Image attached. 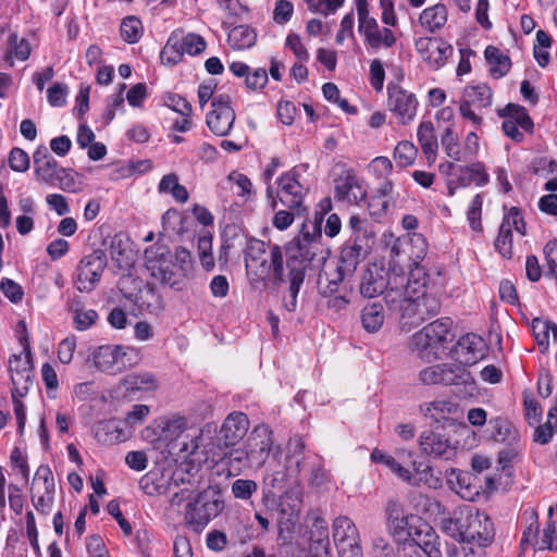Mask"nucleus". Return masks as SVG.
Returning <instances> with one entry per match:
<instances>
[{"instance_id": "1", "label": "nucleus", "mask_w": 557, "mask_h": 557, "mask_svg": "<svg viewBox=\"0 0 557 557\" xmlns=\"http://www.w3.org/2000/svg\"><path fill=\"white\" fill-rule=\"evenodd\" d=\"M321 213H315L314 220L306 219L301 231L286 248V268L288 270L287 295L283 298L284 307L293 312L297 308V297L306 277L310 263L319 253H322L323 214L331 209V199L324 198L320 202Z\"/></svg>"}, {"instance_id": "2", "label": "nucleus", "mask_w": 557, "mask_h": 557, "mask_svg": "<svg viewBox=\"0 0 557 557\" xmlns=\"http://www.w3.org/2000/svg\"><path fill=\"white\" fill-rule=\"evenodd\" d=\"M443 532L458 543L487 547L495 537L494 523L485 513L471 506L458 508L441 520Z\"/></svg>"}, {"instance_id": "3", "label": "nucleus", "mask_w": 557, "mask_h": 557, "mask_svg": "<svg viewBox=\"0 0 557 557\" xmlns=\"http://www.w3.org/2000/svg\"><path fill=\"white\" fill-rule=\"evenodd\" d=\"M224 509L223 495L216 486L198 493L185 507V523L195 532H201Z\"/></svg>"}, {"instance_id": "4", "label": "nucleus", "mask_w": 557, "mask_h": 557, "mask_svg": "<svg viewBox=\"0 0 557 557\" xmlns=\"http://www.w3.org/2000/svg\"><path fill=\"white\" fill-rule=\"evenodd\" d=\"M95 367L108 374H116L140 361V354L132 347L102 345L92 352Z\"/></svg>"}, {"instance_id": "5", "label": "nucleus", "mask_w": 557, "mask_h": 557, "mask_svg": "<svg viewBox=\"0 0 557 557\" xmlns=\"http://www.w3.org/2000/svg\"><path fill=\"white\" fill-rule=\"evenodd\" d=\"M307 194L308 188L300 183V174L296 169L283 173L277 178V188L274 189L275 201L296 211L298 216L306 215L308 212L305 205Z\"/></svg>"}, {"instance_id": "6", "label": "nucleus", "mask_w": 557, "mask_h": 557, "mask_svg": "<svg viewBox=\"0 0 557 557\" xmlns=\"http://www.w3.org/2000/svg\"><path fill=\"white\" fill-rule=\"evenodd\" d=\"M107 264V253L102 249H95L84 256L76 268V288L81 293L92 292L100 282Z\"/></svg>"}, {"instance_id": "7", "label": "nucleus", "mask_w": 557, "mask_h": 557, "mask_svg": "<svg viewBox=\"0 0 557 557\" xmlns=\"http://www.w3.org/2000/svg\"><path fill=\"white\" fill-rule=\"evenodd\" d=\"M265 270L260 276L247 275L250 286L255 289L265 287L268 282L275 286L288 283V273L285 275L286 259L280 245L273 244L269 246L267 257L264 258Z\"/></svg>"}, {"instance_id": "8", "label": "nucleus", "mask_w": 557, "mask_h": 557, "mask_svg": "<svg viewBox=\"0 0 557 557\" xmlns=\"http://www.w3.org/2000/svg\"><path fill=\"white\" fill-rule=\"evenodd\" d=\"M470 373L455 363H438L423 368L418 373L422 385H459L467 383Z\"/></svg>"}, {"instance_id": "9", "label": "nucleus", "mask_w": 557, "mask_h": 557, "mask_svg": "<svg viewBox=\"0 0 557 557\" xmlns=\"http://www.w3.org/2000/svg\"><path fill=\"white\" fill-rule=\"evenodd\" d=\"M387 109L398 119L399 123L406 125L417 114V97L397 83L391 82L387 85Z\"/></svg>"}, {"instance_id": "10", "label": "nucleus", "mask_w": 557, "mask_h": 557, "mask_svg": "<svg viewBox=\"0 0 557 557\" xmlns=\"http://www.w3.org/2000/svg\"><path fill=\"white\" fill-rule=\"evenodd\" d=\"M211 107L212 110L206 117L209 129L216 136L228 135L236 119L235 111L231 106L230 96H215L211 102Z\"/></svg>"}, {"instance_id": "11", "label": "nucleus", "mask_w": 557, "mask_h": 557, "mask_svg": "<svg viewBox=\"0 0 557 557\" xmlns=\"http://www.w3.org/2000/svg\"><path fill=\"white\" fill-rule=\"evenodd\" d=\"M18 341L23 347L20 354H13L9 359V370L13 387L26 386L29 388L33 382L32 348L27 335H22Z\"/></svg>"}, {"instance_id": "12", "label": "nucleus", "mask_w": 557, "mask_h": 557, "mask_svg": "<svg viewBox=\"0 0 557 557\" xmlns=\"http://www.w3.org/2000/svg\"><path fill=\"white\" fill-rule=\"evenodd\" d=\"M420 413L436 423L454 425L463 418L462 408L455 401L449 399H437L426 401L419 406Z\"/></svg>"}, {"instance_id": "13", "label": "nucleus", "mask_w": 557, "mask_h": 557, "mask_svg": "<svg viewBox=\"0 0 557 557\" xmlns=\"http://www.w3.org/2000/svg\"><path fill=\"white\" fill-rule=\"evenodd\" d=\"M419 447L423 455L442 460H451L457 455V446L438 432L426 430L419 436Z\"/></svg>"}, {"instance_id": "14", "label": "nucleus", "mask_w": 557, "mask_h": 557, "mask_svg": "<svg viewBox=\"0 0 557 557\" xmlns=\"http://www.w3.org/2000/svg\"><path fill=\"white\" fill-rule=\"evenodd\" d=\"M272 436V430L265 424H259L252 429L246 443L250 467L258 468L264 465L273 446Z\"/></svg>"}, {"instance_id": "15", "label": "nucleus", "mask_w": 557, "mask_h": 557, "mask_svg": "<svg viewBox=\"0 0 557 557\" xmlns=\"http://www.w3.org/2000/svg\"><path fill=\"white\" fill-rule=\"evenodd\" d=\"M384 299L388 309L399 314L404 326L408 325L410 329L419 326L422 323L420 313H418L416 309L418 307L414 297L403 295L401 290L391 288Z\"/></svg>"}, {"instance_id": "16", "label": "nucleus", "mask_w": 557, "mask_h": 557, "mask_svg": "<svg viewBox=\"0 0 557 557\" xmlns=\"http://www.w3.org/2000/svg\"><path fill=\"white\" fill-rule=\"evenodd\" d=\"M414 47L424 62L433 69L442 67L453 53V47L440 37H420Z\"/></svg>"}, {"instance_id": "17", "label": "nucleus", "mask_w": 557, "mask_h": 557, "mask_svg": "<svg viewBox=\"0 0 557 557\" xmlns=\"http://www.w3.org/2000/svg\"><path fill=\"white\" fill-rule=\"evenodd\" d=\"M335 199L358 205L367 197V189L352 169L343 171L335 180Z\"/></svg>"}, {"instance_id": "18", "label": "nucleus", "mask_w": 557, "mask_h": 557, "mask_svg": "<svg viewBox=\"0 0 557 557\" xmlns=\"http://www.w3.org/2000/svg\"><path fill=\"white\" fill-rule=\"evenodd\" d=\"M302 505V492L299 486H294L285 491L278 502V524L281 530L286 528L289 530L299 520Z\"/></svg>"}, {"instance_id": "19", "label": "nucleus", "mask_w": 557, "mask_h": 557, "mask_svg": "<svg viewBox=\"0 0 557 557\" xmlns=\"http://www.w3.org/2000/svg\"><path fill=\"white\" fill-rule=\"evenodd\" d=\"M389 284L388 272L382 265L370 264L362 273L359 285L363 297L373 298L383 294Z\"/></svg>"}, {"instance_id": "20", "label": "nucleus", "mask_w": 557, "mask_h": 557, "mask_svg": "<svg viewBox=\"0 0 557 557\" xmlns=\"http://www.w3.org/2000/svg\"><path fill=\"white\" fill-rule=\"evenodd\" d=\"M441 280V272L436 271L434 276L431 277V274L425 270L423 265L418 262H414V267L410 270L407 285L403 295L406 296H421L423 292L433 290L435 286L438 284Z\"/></svg>"}, {"instance_id": "21", "label": "nucleus", "mask_w": 557, "mask_h": 557, "mask_svg": "<svg viewBox=\"0 0 557 557\" xmlns=\"http://www.w3.org/2000/svg\"><path fill=\"white\" fill-rule=\"evenodd\" d=\"M249 430V419L240 411L231 412L224 420L220 435L225 446H234L245 437Z\"/></svg>"}, {"instance_id": "22", "label": "nucleus", "mask_w": 557, "mask_h": 557, "mask_svg": "<svg viewBox=\"0 0 557 557\" xmlns=\"http://www.w3.org/2000/svg\"><path fill=\"white\" fill-rule=\"evenodd\" d=\"M270 245L265 242L257 238L246 239L244 249V260L246 276L252 274L253 276H260L264 273V258L267 257Z\"/></svg>"}, {"instance_id": "23", "label": "nucleus", "mask_w": 557, "mask_h": 557, "mask_svg": "<svg viewBox=\"0 0 557 557\" xmlns=\"http://www.w3.org/2000/svg\"><path fill=\"white\" fill-rule=\"evenodd\" d=\"M310 552L315 557H323L329 554L331 546L327 521L315 512L310 515Z\"/></svg>"}, {"instance_id": "24", "label": "nucleus", "mask_w": 557, "mask_h": 557, "mask_svg": "<svg viewBox=\"0 0 557 557\" xmlns=\"http://www.w3.org/2000/svg\"><path fill=\"white\" fill-rule=\"evenodd\" d=\"M348 230L350 235L345 244L369 255L374 244V234L369 230L368 221L358 215H351L348 222Z\"/></svg>"}, {"instance_id": "25", "label": "nucleus", "mask_w": 557, "mask_h": 557, "mask_svg": "<svg viewBox=\"0 0 557 557\" xmlns=\"http://www.w3.org/2000/svg\"><path fill=\"white\" fill-rule=\"evenodd\" d=\"M409 347L423 362L431 363L441 358L442 349L425 327L411 336Z\"/></svg>"}, {"instance_id": "26", "label": "nucleus", "mask_w": 557, "mask_h": 557, "mask_svg": "<svg viewBox=\"0 0 557 557\" xmlns=\"http://www.w3.org/2000/svg\"><path fill=\"white\" fill-rule=\"evenodd\" d=\"M484 350L485 343L483 338L476 334L470 333L458 341L456 354L461 363L471 366L484 357Z\"/></svg>"}, {"instance_id": "27", "label": "nucleus", "mask_w": 557, "mask_h": 557, "mask_svg": "<svg viewBox=\"0 0 557 557\" xmlns=\"http://www.w3.org/2000/svg\"><path fill=\"white\" fill-rule=\"evenodd\" d=\"M321 259L325 262V257ZM351 274L343 272L337 264L324 263L323 269L320 271L318 276V290L322 296H332L338 292L339 284Z\"/></svg>"}, {"instance_id": "28", "label": "nucleus", "mask_w": 557, "mask_h": 557, "mask_svg": "<svg viewBox=\"0 0 557 557\" xmlns=\"http://www.w3.org/2000/svg\"><path fill=\"white\" fill-rule=\"evenodd\" d=\"M65 172V169L60 168L52 157L36 164L34 171L38 182L54 185L55 182L59 181L62 189H69L70 185L63 184Z\"/></svg>"}, {"instance_id": "29", "label": "nucleus", "mask_w": 557, "mask_h": 557, "mask_svg": "<svg viewBox=\"0 0 557 557\" xmlns=\"http://www.w3.org/2000/svg\"><path fill=\"white\" fill-rule=\"evenodd\" d=\"M417 537L412 540L413 544H408L412 548L414 545L420 547L428 557H442L440 536L432 527L424 524L422 529L416 532Z\"/></svg>"}, {"instance_id": "30", "label": "nucleus", "mask_w": 557, "mask_h": 557, "mask_svg": "<svg viewBox=\"0 0 557 557\" xmlns=\"http://www.w3.org/2000/svg\"><path fill=\"white\" fill-rule=\"evenodd\" d=\"M191 430L184 417L162 418L160 432L163 434L164 448L168 450L170 444H175Z\"/></svg>"}, {"instance_id": "31", "label": "nucleus", "mask_w": 557, "mask_h": 557, "mask_svg": "<svg viewBox=\"0 0 557 557\" xmlns=\"http://www.w3.org/2000/svg\"><path fill=\"white\" fill-rule=\"evenodd\" d=\"M69 311L73 314L74 326L78 331H86L98 320V313L94 309H85L79 297L67 301Z\"/></svg>"}, {"instance_id": "32", "label": "nucleus", "mask_w": 557, "mask_h": 557, "mask_svg": "<svg viewBox=\"0 0 557 557\" xmlns=\"http://www.w3.org/2000/svg\"><path fill=\"white\" fill-rule=\"evenodd\" d=\"M417 137L426 159L434 162L438 149V141L433 122L422 121L418 126Z\"/></svg>"}, {"instance_id": "33", "label": "nucleus", "mask_w": 557, "mask_h": 557, "mask_svg": "<svg viewBox=\"0 0 557 557\" xmlns=\"http://www.w3.org/2000/svg\"><path fill=\"white\" fill-rule=\"evenodd\" d=\"M333 540L336 546L360 541L359 531L356 524L347 516H339L333 521Z\"/></svg>"}, {"instance_id": "34", "label": "nucleus", "mask_w": 557, "mask_h": 557, "mask_svg": "<svg viewBox=\"0 0 557 557\" xmlns=\"http://www.w3.org/2000/svg\"><path fill=\"white\" fill-rule=\"evenodd\" d=\"M493 91L485 83L468 85L463 89L462 102H467L478 109L488 108L492 104Z\"/></svg>"}, {"instance_id": "35", "label": "nucleus", "mask_w": 557, "mask_h": 557, "mask_svg": "<svg viewBox=\"0 0 557 557\" xmlns=\"http://www.w3.org/2000/svg\"><path fill=\"white\" fill-rule=\"evenodd\" d=\"M201 440V432L197 429H193L185 436L181 437L175 444H170L168 453L177 458H187L194 455L199 448V442Z\"/></svg>"}, {"instance_id": "36", "label": "nucleus", "mask_w": 557, "mask_h": 557, "mask_svg": "<svg viewBox=\"0 0 557 557\" xmlns=\"http://www.w3.org/2000/svg\"><path fill=\"white\" fill-rule=\"evenodd\" d=\"M385 320L384 307L380 301L366 305L361 310V323L368 333L377 332Z\"/></svg>"}, {"instance_id": "37", "label": "nucleus", "mask_w": 557, "mask_h": 557, "mask_svg": "<svg viewBox=\"0 0 557 557\" xmlns=\"http://www.w3.org/2000/svg\"><path fill=\"white\" fill-rule=\"evenodd\" d=\"M490 425L492 428V437L495 442L504 443L508 446L518 442L519 432L509 420L496 418L490 421Z\"/></svg>"}, {"instance_id": "38", "label": "nucleus", "mask_w": 557, "mask_h": 557, "mask_svg": "<svg viewBox=\"0 0 557 557\" xmlns=\"http://www.w3.org/2000/svg\"><path fill=\"white\" fill-rule=\"evenodd\" d=\"M458 172L457 177L459 180V185L462 187H467L472 183L476 186H484L490 180L485 166L481 162H475L467 166H459Z\"/></svg>"}, {"instance_id": "39", "label": "nucleus", "mask_w": 557, "mask_h": 557, "mask_svg": "<svg viewBox=\"0 0 557 557\" xmlns=\"http://www.w3.org/2000/svg\"><path fill=\"white\" fill-rule=\"evenodd\" d=\"M30 45L25 38H20L16 33H11L8 37V49L4 61L10 67L14 65V59L25 61L30 55Z\"/></svg>"}, {"instance_id": "40", "label": "nucleus", "mask_w": 557, "mask_h": 557, "mask_svg": "<svg viewBox=\"0 0 557 557\" xmlns=\"http://www.w3.org/2000/svg\"><path fill=\"white\" fill-rule=\"evenodd\" d=\"M447 22V9L444 4L437 3L426 8L420 14V23L431 33L441 29Z\"/></svg>"}, {"instance_id": "41", "label": "nucleus", "mask_w": 557, "mask_h": 557, "mask_svg": "<svg viewBox=\"0 0 557 557\" xmlns=\"http://www.w3.org/2000/svg\"><path fill=\"white\" fill-rule=\"evenodd\" d=\"M257 34L253 28L248 25H238L233 27L227 35L230 47L235 50H244L256 44Z\"/></svg>"}, {"instance_id": "42", "label": "nucleus", "mask_w": 557, "mask_h": 557, "mask_svg": "<svg viewBox=\"0 0 557 557\" xmlns=\"http://www.w3.org/2000/svg\"><path fill=\"white\" fill-rule=\"evenodd\" d=\"M484 55L490 64V73L495 78L503 77L511 67L510 58L494 46H487Z\"/></svg>"}, {"instance_id": "43", "label": "nucleus", "mask_w": 557, "mask_h": 557, "mask_svg": "<svg viewBox=\"0 0 557 557\" xmlns=\"http://www.w3.org/2000/svg\"><path fill=\"white\" fill-rule=\"evenodd\" d=\"M414 299L418 307L416 309L418 310V313H420L422 323L426 319L440 313L441 301L432 292H423L421 296H416Z\"/></svg>"}, {"instance_id": "44", "label": "nucleus", "mask_w": 557, "mask_h": 557, "mask_svg": "<svg viewBox=\"0 0 557 557\" xmlns=\"http://www.w3.org/2000/svg\"><path fill=\"white\" fill-rule=\"evenodd\" d=\"M367 256L368 253L357 250L354 246L344 244L337 265L343 269V272L352 275L359 262Z\"/></svg>"}, {"instance_id": "45", "label": "nucleus", "mask_w": 557, "mask_h": 557, "mask_svg": "<svg viewBox=\"0 0 557 557\" xmlns=\"http://www.w3.org/2000/svg\"><path fill=\"white\" fill-rule=\"evenodd\" d=\"M96 437L99 442L122 441L125 438V434L120 422L112 419L97 424Z\"/></svg>"}, {"instance_id": "46", "label": "nucleus", "mask_w": 557, "mask_h": 557, "mask_svg": "<svg viewBox=\"0 0 557 557\" xmlns=\"http://www.w3.org/2000/svg\"><path fill=\"white\" fill-rule=\"evenodd\" d=\"M28 391L29 388L26 386H21L11 389L13 411L16 418L17 432L20 435L23 434L26 423V408L21 398L24 397L28 393Z\"/></svg>"}, {"instance_id": "47", "label": "nucleus", "mask_w": 557, "mask_h": 557, "mask_svg": "<svg viewBox=\"0 0 557 557\" xmlns=\"http://www.w3.org/2000/svg\"><path fill=\"white\" fill-rule=\"evenodd\" d=\"M412 465L419 481L434 490L442 487L443 480L441 472L435 473L434 469L425 462L413 461Z\"/></svg>"}, {"instance_id": "48", "label": "nucleus", "mask_w": 557, "mask_h": 557, "mask_svg": "<svg viewBox=\"0 0 557 557\" xmlns=\"http://www.w3.org/2000/svg\"><path fill=\"white\" fill-rule=\"evenodd\" d=\"M504 115H507L509 117L508 120L515 122L516 125L520 126L525 132H532L534 127L527 109L522 106L508 103L504 110Z\"/></svg>"}, {"instance_id": "49", "label": "nucleus", "mask_w": 557, "mask_h": 557, "mask_svg": "<svg viewBox=\"0 0 557 557\" xmlns=\"http://www.w3.org/2000/svg\"><path fill=\"white\" fill-rule=\"evenodd\" d=\"M472 475L469 472L457 471L450 468L446 471V481L451 491L459 494L461 497H467L462 490L468 491L471 485Z\"/></svg>"}, {"instance_id": "50", "label": "nucleus", "mask_w": 557, "mask_h": 557, "mask_svg": "<svg viewBox=\"0 0 557 557\" xmlns=\"http://www.w3.org/2000/svg\"><path fill=\"white\" fill-rule=\"evenodd\" d=\"M451 324H453V322L449 318H442V319H437V320L429 323L424 327L431 334V337H433V339H435V342L440 346V348L444 349L445 344L448 341L447 337L449 335Z\"/></svg>"}, {"instance_id": "51", "label": "nucleus", "mask_w": 557, "mask_h": 557, "mask_svg": "<svg viewBox=\"0 0 557 557\" xmlns=\"http://www.w3.org/2000/svg\"><path fill=\"white\" fill-rule=\"evenodd\" d=\"M417 154V147L408 140L399 141L394 149V159L400 168L411 165L414 162Z\"/></svg>"}, {"instance_id": "52", "label": "nucleus", "mask_w": 557, "mask_h": 557, "mask_svg": "<svg viewBox=\"0 0 557 557\" xmlns=\"http://www.w3.org/2000/svg\"><path fill=\"white\" fill-rule=\"evenodd\" d=\"M121 36L128 44L138 42L143 35V24L136 16H127L121 23Z\"/></svg>"}, {"instance_id": "53", "label": "nucleus", "mask_w": 557, "mask_h": 557, "mask_svg": "<svg viewBox=\"0 0 557 557\" xmlns=\"http://www.w3.org/2000/svg\"><path fill=\"white\" fill-rule=\"evenodd\" d=\"M494 246L502 257L506 259L512 257V231L509 228L508 221L502 222Z\"/></svg>"}, {"instance_id": "54", "label": "nucleus", "mask_w": 557, "mask_h": 557, "mask_svg": "<svg viewBox=\"0 0 557 557\" xmlns=\"http://www.w3.org/2000/svg\"><path fill=\"white\" fill-rule=\"evenodd\" d=\"M282 165V162L278 158H272L271 162L268 164L265 170L261 175L262 182L267 185L265 188V197L269 202V207L271 210L276 209V201L274 196V187L271 184L272 177L274 176L276 170Z\"/></svg>"}, {"instance_id": "55", "label": "nucleus", "mask_w": 557, "mask_h": 557, "mask_svg": "<svg viewBox=\"0 0 557 557\" xmlns=\"http://www.w3.org/2000/svg\"><path fill=\"white\" fill-rule=\"evenodd\" d=\"M145 257L147 265L151 271L157 269L162 262L168 263L171 261V252L168 246L157 243L154 246L146 249Z\"/></svg>"}, {"instance_id": "56", "label": "nucleus", "mask_w": 557, "mask_h": 557, "mask_svg": "<svg viewBox=\"0 0 557 557\" xmlns=\"http://www.w3.org/2000/svg\"><path fill=\"white\" fill-rule=\"evenodd\" d=\"M127 297L134 300L140 312H153L159 300V297L156 295L154 290L149 287L139 289L137 294L129 295Z\"/></svg>"}, {"instance_id": "57", "label": "nucleus", "mask_w": 557, "mask_h": 557, "mask_svg": "<svg viewBox=\"0 0 557 557\" xmlns=\"http://www.w3.org/2000/svg\"><path fill=\"white\" fill-rule=\"evenodd\" d=\"M124 385L131 391H148L156 387L154 376L151 373H131L124 379Z\"/></svg>"}, {"instance_id": "58", "label": "nucleus", "mask_w": 557, "mask_h": 557, "mask_svg": "<svg viewBox=\"0 0 557 557\" xmlns=\"http://www.w3.org/2000/svg\"><path fill=\"white\" fill-rule=\"evenodd\" d=\"M441 144L447 157L454 161H460L462 159L458 137L454 134L451 126L445 128V132L441 138Z\"/></svg>"}, {"instance_id": "59", "label": "nucleus", "mask_w": 557, "mask_h": 557, "mask_svg": "<svg viewBox=\"0 0 557 557\" xmlns=\"http://www.w3.org/2000/svg\"><path fill=\"white\" fill-rule=\"evenodd\" d=\"M482 205H483V195L476 194L471 200L469 208L467 210V220L469 222L470 228L473 232H482Z\"/></svg>"}, {"instance_id": "60", "label": "nucleus", "mask_w": 557, "mask_h": 557, "mask_svg": "<svg viewBox=\"0 0 557 557\" xmlns=\"http://www.w3.org/2000/svg\"><path fill=\"white\" fill-rule=\"evenodd\" d=\"M387 521L396 533L404 531L407 525V519L404 517L400 505L397 502H388L386 506Z\"/></svg>"}, {"instance_id": "61", "label": "nucleus", "mask_w": 557, "mask_h": 557, "mask_svg": "<svg viewBox=\"0 0 557 557\" xmlns=\"http://www.w3.org/2000/svg\"><path fill=\"white\" fill-rule=\"evenodd\" d=\"M392 193L393 183L391 181H384L376 189L375 195L372 197L370 206H377L382 212H386L391 205L388 197L392 195Z\"/></svg>"}, {"instance_id": "62", "label": "nucleus", "mask_w": 557, "mask_h": 557, "mask_svg": "<svg viewBox=\"0 0 557 557\" xmlns=\"http://www.w3.org/2000/svg\"><path fill=\"white\" fill-rule=\"evenodd\" d=\"M34 485H41L44 492H48L49 494L54 493L55 485L54 479L51 469L49 466L41 465L34 476Z\"/></svg>"}, {"instance_id": "63", "label": "nucleus", "mask_w": 557, "mask_h": 557, "mask_svg": "<svg viewBox=\"0 0 557 557\" xmlns=\"http://www.w3.org/2000/svg\"><path fill=\"white\" fill-rule=\"evenodd\" d=\"M184 51L189 55H197L205 51L207 44L205 39L195 33H189L184 36L182 35Z\"/></svg>"}, {"instance_id": "64", "label": "nucleus", "mask_w": 557, "mask_h": 557, "mask_svg": "<svg viewBox=\"0 0 557 557\" xmlns=\"http://www.w3.org/2000/svg\"><path fill=\"white\" fill-rule=\"evenodd\" d=\"M257 488L258 485L253 480L237 479L232 484V493L239 499L250 498Z\"/></svg>"}]
</instances>
